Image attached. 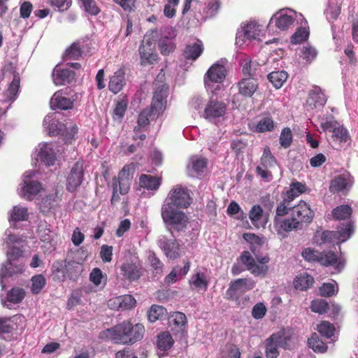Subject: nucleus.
Segmentation results:
<instances>
[{
	"mask_svg": "<svg viewBox=\"0 0 358 358\" xmlns=\"http://www.w3.org/2000/svg\"><path fill=\"white\" fill-rule=\"evenodd\" d=\"M161 215L169 230L183 231L188 222V217L183 211L172 208L169 204H162Z\"/></svg>",
	"mask_w": 358,
	"mask_h": 358,
	"instance_id": "nucleus-3",
	"label": "nucleus"
},
{
	"mask_svg": "<svg viewBox=\"0 0 358 358\" xmlns=\"http://www.w3.org/2000/svg\"><path fill=\"white\" fill-rule=\"evenodd\" d=\"M203 47L199 40L187 45L184 55L187 59L196 60L203 52Z\"/></svg>",
	"mask_w": 358,
	"mask_h": 358,
	"instance_id": "nucleus-38",
	"label": "nucleus"
},
{
	"mask_svg": "<svg viewBox=\"0 0 358 358\" xmlns=\"http://www.w3.org/2000/svg\"><path fill=\"white\" fill-rule=\"evenodd\" d=\"M287 78V73L285 71H273L268 75V80L276 89L280 88Z\"/></svg>",
	"mask_w": 358,
	"mask_h": 358,
	"instance_id": "nucleus-42",
	"label": "nucleus"
},
{
	"mask_svg": "<svg viewBox=\"0 0 358 358\" xmlns=\"http://www.w3.org/2000/svg\"><path fill=\"white\" fill-rule=\"evenodd\" d=\"M309 36V30L308 28L306 27H300L297 29L295 33L292 35L291 38V41L292 43L297 44L303 42L307 40Z\"/></svg>",
	"mask_w": 358,
	"mask_h": 358,
	"instance_id": "nucleus-60",
	"label": "nucleus"
},
{
	"mask_svg": "<svg viewBox=\"0 0 358 358\" xmlns=\"http://www.w3.org/2000/svg\"><path fill=\"white\" fill-rule=\"evenodd\" d=\"M126 85L125 71L124 69H119L110 77L108 89L113 94L120 92Z\"/></svg>",
	"mask_w": 358,
	"mask_h": 358,
	"instance_id": "nucleus-30",
	"label": "nucleus"
},
{
	"mask_svg": "<svg viewBox=\"0 0 358 358\" xmlns=\"http://www.w3.org/2000/svg\"><path fill=\"white\" fill-rule=\"evenodd\" d=\"M134 170L132 164L125 165L120 171L118 177L113 178L112 182H117V185H119L120 194H125L128 192Z\"/></svg>",
	"mask_w": 358,
	"mask_h": 358,
	"instance_id": "nucleus-20",
	"label": "nucleus"
},
{
	"mask_svg": "<svg viewBox=\"0 0 358 358\" xmlns=\"http://www.w3.org/2000/svg\"><path fill=\"white\" fill-rule=\"evenodd\" d=\"M4 76H12V81L4 95L6 101H13L15 100L20 89V78L17 73L14 71L12 65L6 66L3 69Z\"/></svg>",
	"mask_w": 358,
	"mask_h": 358,
	"instance_id": "nucleus-15",
	"label": "nucleus"
},
{
	"mask_svg": "<svg viewBox=\"0 0 358 358\" xmlns=\"http://www.w3.org/2000/svg\"><path fill=\"white\" fill-rule=\"evenodd\" d=\"M240 259L241 262L245 265L247 269L255 275H265L268 269L266 265L269 262L268 256L257 259V263L248 251H244Z\"/></svg>",
	"mask_w": 358,
	"mask_h": 358,
	"instance_id": "nucleus-11",
	"label": "nucleus"
},
{
	"mask_svg": "<svg viewBox=\"0 0 358 358\" xmlns=\"http://www.w3.org/2000/svg\"><path fill=\"white\" fill-rule=\"evenodd\" d=\"M326 101V96L320 87H314L309 94L306 103L313 109L323 106Z\"/></svg>",
	"mask_w": 358,
	"mask_h": 358,
	"instance_id": "nucleus-32",
	"label": "nucleus"
},
{
	"mask_svg": "<svg viewBox=\"0 0 358 358\" xmlns=\"http://www.w3.org/2000/svg\"><path fill=\"white\" fill-rule=\"evenodd\" d=\"M66 268V262H56L52 265L53 273L60 281H64L67 278Z\"/></svg>",
	"mask_w": 358,
	"mask_h": 358,
	"instance_id": "nucleus-57",
	"label": "nucleus"
},
{
	"mask_svg": "<svg viewBox=\"0 0 358 358\" xmlns=\"http://www.w3.org/2000/svg\"><path fill=\"white\" fill-rule=\"evenodd\" d=\"M273 228L278 234L285 236L288 232L293 230L301 229L302 227L299 222L295 220L293 216L289 215V217L282 218L275 217L273 222Z\"/></svg>",
	"mask_w": 358,
	"mask_h": 358,
	"instance_id": "nucleus-17",
	"label": "nucleus"
},
{
	"mask_svg": "<svg viewBox=\"0 0 358 358\" xmlns=\"http://www.w3.org/2000/svg\"><path fill=\"white\" fill-rule=\"evenodd\" d=\"M31 282V292L34 294H38L45 285L46 280L43 275H37L32 277Z\"/></svg>",
	"mask_w": 358,
	"mask_h": 358,
	"instance_id": "nucleus-61",
	"label": "nucleus"
},
{
	"mask_svg": "<svg viewBox=\"0 0 358 358\" xmlns=\"http://www.w3.org/2000/svg\"><path fill=\"white\" fill-rule=\"evenodd\" d=\"M67 278L76 280L83 270V264L77 260L66 261Z\"/></svg>",
	"mask_w": 358,
	"mask_h": 358,
	"instance_id": "nucleus-39",
	"label": "nucleus"
},
{
	"mask_svg": "<svg viewBox=\"0 0 358 358\" xmlns=\"http://www.w3.org/2000/svg\"><path fill=\"white\" fill-rule=\"evenodd\" d=\"M255 287L252 280L240 278L232 281L227 291V294L231 299H236L241 294L248 292Z\"/></svg>",
	"mask_w": 358,
	"mask_h": 358,
	"instance_id": "nucleus-19",
	"label": "nucleus"
},
{
	"mask_svg": "<svg viewBox=\"0 0 358 358\" xmlns=\"http://www.w3.org/2000/svg\"><path fill=\"white\" fill-rule=\"evenodd\" d=\"M338 285L335 281L330 283H324L320 288V293L323 296H331L337 294Z\"/></svg>",
	"mask_w": 358,
	"mask_h": 358,
	"instance_id": "nucleus-59",
	"label": "nucleus"
},
{
	"mask_svg": "<svg viewBox=\"0 0 358 358\" xmlns=\"http://www.w3.org/2000/svg\"><path fill=\"white\" fill-rule=\"evenodd\" d=\"M304 21L306 24L307 22L301 13H297L292 9L285 8L278 11L273 15L270 20V23H274L280 30H287L294 26L295 21Z\"/></svg>",
	"mask_w": 358,
	"mask_h": 358,
	"instance_id": "nucleus-5",
	"label": "nucleus"
},
{
	"mask_svg": "<svg viewBox=\"0 0 358 358\" xmlns=\"http://www.w3.org/2000/svg\"><path fill=\"white\" fill-rule=\"evenodd\" d=\"M238 92L245 97H251L258 89V82L253 78H246L241 80L238 83Z\"/></svg>",
	"mask_w": 358,
	"mask_h": 358,
	"instance_id": "nucleus-31",
	"label": "nucleus"
},
{
	"mask_svg": "<svg viewBox=\"0 0 358 358\" xmlns=\"http://www.w3.org/2000/svg\"><path fill=\"white\" fill-rule=\"evenodd\" d=\"M308 344L310 348L315 352L323 353L327 351V345L320 340L317 334H313L308 340Z\"/></svg>",
	"mask_w": 358,
	"mask_h": 358,
	"instance_id": "nucleus-47",
	"label": "nucleus"
},
{
	"mask_svg": "<svg viewBox=\"0 0 358 358\" xmlns=\"http://www.w3.org/2000/svg\"><path fill=\"white\" fill-rule=\"evenodd\" d=\"M75 78L73 71L69 69H63L56 66L53 69L52 79L56 85H64L70 83Z\"/></svg>",
	"mask_w": 358,
	"mask_h": 358,
	"instance_id": "nucleus-27",
	"label": "nucleus"
},
{
	"mask_svg": "<svg viewBox=\"0 0 358 358\" xmlns=\"http://www.w3.org/2000/svg\"><path fill=\"white\" fill-rule=\"evenodd\" d=\"M155 48V43L154 41L145 36L139 48L141 64L142 65L152 64L157 60V55L154 52Z\"/></svg>",
	"mask_w": 358,
	"mask_h": 358,
	"instance_id": "nucleus-16",
	"label": "nucleus"
},
{
	"mask_svg": "<svg viewBox=\"0 0 358 358\" xmlns=\"http://www.w3.org/2000/svg\"><path fill=\"white\" fill-rule=\"evenodd\" d=\"M207 166V160L201 157L193 156L187 165V173L191 177L202 174Z\"/></svg>",
	"mask_w": 358,
	"mask_h": 358,
	"instance_id": "nucleus-29",
	"label": "nucleus"
},
{
	"mask_svg": "<svg viewBox=\"0 0 358 358\" xmlns=\"http://www.w3.org/2000/svg\"><path fill=\"white\" fill-rule=\"evenodd\" d=\"M25 296V292L22 288L14 287L7 294V299L13 303H18L22 301Z\"/></svg>",
	"mask_w": 358,
	"mask_h": 358,
	"instance_id": "nucleus-54",
	"label": "nucleus"
},
{
	"mask_svg": "<svg viewBox=\"0 0 358 358\" xmlns=\"http://www.w3.org/2000/svg\"><path fill=\"white\" fill-rule=\"evenodd\" d=\"M306 190V185L302 182L294 181L290 184L289 189L286 192L285 196L288 198L289 200H293L303 193Z\"/></svg>",
	"mask_w": 358,
	"mask_h": 358,
	"instance_id": "nucleus-44",
	"label": "nucleus"
},
{
	"mask_svg": "<svg viewBox=\"0 0 358 358\" xmlns=\"http://www.w3.org/2000/svg\"><path fill=\"white\" fill-rule=\"evenodd\" d=\"M169 324L173 325L176 331L183 332L187 324L186 315L182 313L176 312L169 317Z\"/></svg>",
	"mask_w": 358,
	"mask_h": 358,
	"instance_id": "nucleus-41",
	"label": "nucleus"
},
{
	"mask_svg": "<svg viewBox=\"0 0 358 358\" xmlns=\"http://www.w3.org/2000/svg\"><path fill=\"white\" fill-rule=\"evenodd\" d=\"M158 245L167 257L176 259L178 257V244L175 240L162 236L159 238Z\"/></svg>",
	"mask_w": 358,
	"mask_h": 358,
	"instance_id": "nucleus-28",
	"label": "nucleus"
},
{
	"mask_svg": "<svg viewBox=\"0 0 358 358\" xmlns=\"http://www.w3.org/2000/svg\"><path fill=\"white\" fill-rule=\"evenodd\" d=\"M29 217L28 209L26 207L15 206L9 213L10 223L27 220Z\"/></svg>",
	"mask_w": 358,
	"mask_h": 358,
	"instance_id": "nucleus-40",
	"label": "nucleus"
},
{
	"mask_svg": "<svg viewBox=\"0 0 358 358\" xmlns=\"http://www.w3.org/2000/svg\"><path fill=\"white\" fill-rule=\"evenodd\" d=\"M226 111V106L224 103L210 100L206 105L204 112L203 117L210 122H216V120L223 117Z\"/></svg>",
	"mask_w": 358,
	"mask_h": 358,
	"instance_id": "nucleus-22",
	"label": "nucleus"
},
{
	"mask_svg": "<svg viewBox=\"0 0 358 358\" xmlns=\"http://www.w3.org/2000/svg\"><path fill=\"white\" fill-rule=\"evenodd\" d=\"M276 164L275 157L271 152L268 147H266L264 150L263 155L261 158V165L267 169L274 166Z\"/></svg>",
	"mask_w": 358,
	"mask_h": 358,
	"instance_id": "nucleus-58",
	"label": "nucleus"
},
{
	"mask_svg": "<svg viewBox=\"0 0 358 358\" xmlns=\"http://www.w3.org/2000/svg\"><path fill=\"white\" fill-rule=\"evenodd\" d=\"M353 182V178L350 173L344 172L331 181L329 190L332 193H336L348 189L352 185Z\"/></svg>",
	"mask_w": 358,
	"mask_h": 358,
	"instance_id": "nucleus-24",
	"label": "nucleus"
},
{
	"mask_svg": "<svg viewBox=\"0 0 358 358\" xmlns=\"http://www.w3.org/2000/svg\"><path fill=\"white\" fill-rule=\"evenodd\" d=\"M139 185L144 189L156 191L161 185V180L157 176L142 174L139 178Z\"/></svg>",
	"mask_w": 358,
	"mask_h": 358,
	"instance_id": "nucleus-35",
	"label": "nucleus"
},
{
	"mask_svg": "<svg viewBox=\"0 0 358 358\" xmlns=\"http://www.w3.org/2000/svg\"><path fill=\"white\" fill-rule=\"evenodd\" d=\"M261 31L259 26L255 22L246 24L241 28V31H238L236 38V43L241 45L247 40L255 39Z\"/></svg>",
	"mask_w": 358,
	"mask_h": 358,
	"instance_id": "nucleus-23",
	"label": "nucleus"
},
{
	"mask_svg": "<svg viewBox=\"0 0 358 358\" xmlns=\"http://www.w3.org/2000/svg\"><path fill=\"white\" fill-rule=\"evenodd\" d=\"M290 215L293 216L303 228L304 224H308L312 222L314 217V212L310 208L309 204L303 201H300L298 204L293 205Z\"/></svg>",
	"mask_w": 358,
	"mask_h": 358,
	"instance_id": "nucleus-14",
	"label": "nucleus"
},
{
	"mask_svg": "<svg viewBox=\"0 0 358 358\" xmlns=\"http://www.w3.org/2000/svg\"><path fill=\"white\" fill-rule=\"evenodd\" d=\"M301 255L303 259L307 262H316L326 266L334 265L338 262V258L333 252H320L314 249L308 248L303 250Z\"/></svg>",
	"mask_w": 358,
	"mask_h": 358,
	"instance_id": "nucleus-12",
	"label": "nucleus"
},
{
	"mask_svg": "<svg viewBox=\"0 0 358 358\" xmlns=\"http://www.w3.org/2000/svg\"><path fill=\"white\" fill-rule=\"evenodd\" d=\"M243 238L250 244V248L253 252L257 250L264 243L262 238L252 233L244 234Z\"/></svg>",
	"mask_w": 358,
	"mask_h": 358,
	"instance_id": "nucleus-52",
	"label": "nucleus"
},
{
	"mask_svg": "<svg viewBox=\"0 0 358 358\" xmlns=\"http://www.w3.org/2000/svg\"><path fill=\"white\" fill-rule=\"evenodd\" d=\"M129 322L124 321L115 327L101 332V337L117 344H129Z\"/></svg>",
	"mask_w": 358,
	"mask_h": 358,
	"instance_id": "nucleus-6",
	"label": "nucleus"
},
{
	"mask_svg": "<svg viewBox=\"0 0 358 358\" xmlns=\"http://www.w3.org/2000/svg\"><path fill=\"white\" fill-rule=\"evenodd\" d=\"M288 338L282 331L272 334L266 343V356L267 358H277L279 348L286 349L288 347Z\"/></svg>",
	"mask_w": 358,
	"mask_h": 358,
	"instance_id": "nucleus-13",
	"label": "nucleus"
},
{
	"mask_svg": "<svg viewBox=\"0 0 358 358\" xmlns=\"http://www.w3.org/2000/svg\"><path fill=\"white\" fill-rule=\"evenodd\" d=\"M239 348L234 345H228L222 352L221 358H240Z\"/></svg>",
	"mask_w": 358,
	"mask_h": 358,
	"instance_id": "nucleus-64",
	"label": "nucleus"
},
{
	"mask_svg": "<svg viewBox=\"0 0 358 358\" xmlns=\"http://www.w3.org/2000/svg\"><path fill=\"white\" fill-rule=\"evenodd\" d=\"M274 127V123L271 118L270 117H263L262 118L256 126V131L257 132H265L270 131Z\"/></svg>",
	"mask_w": 358,
	"mask_h": 358,
	"instance_id": "nucleus-62",
	"label": "nucleus"
},
{
	"mask_svg": "<svg viewBox=\"0 0 358 358\" xmlns=\"http://www.w3.org/2000/svg\"><path fill=\"white\" fill-rule=\"evenodd\" d=\"M191 202L188 189L181 185H177L169 192L163 204H169L176 208H186Z\"/></svg>",
	"mask_w": 358,
	"mask_h": 358,
	"instance_id": "nucleus-7",
	"label": "nucleus"
},
{
	"mask_svg": "<svg viewBox=\"0 0 358 358\" xmlns=\"http://www.w3.org/2000/svg\"><path fill=\"white\" fill-rule=\"evenodd\" d=\"M88 52H90V50L87 44L85 43L84 41H76L66 49L64 55V59L65 60L78 59Z\"/></svg>",
	"mask_w": 358,
	"mask_h": 358,
	"instance_id": "nucleus-26",
	"label": "nucleus"
},
{
	"mask_svg": "<svg viewBox=\"0 0 358 358\" xmlns=\"http://www.w3.org/2000/svg\"><path fill=\"white\" fill-rule=\"evenodd\" d=\"M241 65L243 66V73L245 76H250L252 78L255 73L257 70V66L258 64L255 62H252L249 58H245L242 59L240 62Z\"/></svg>",
	"mask_w": 358,
	"mask_h": 358,
	"instance_id": "nucleus-55",
	"label": "nucleus"
},
{
	"mask_svg": "<svg viewBox=\"0 0 358 358\" xmlns=\"http://www.w3.org/2000/svg\"><path fill=\"white\" fill-rule=\"evenodd\" d=\"M120 271L123 277L130 281L138 280L142 274L141 265L137 261H126L120 266Z\"/></svg>",
	"mask_w": 358,
	"mask_h": 358,
	"instance_id": "nucleus-25",
	"label": "nucleus"
},
{
	"mask_svg": "<svg viewBox=\"0 0 358 358\" xmlns=\"http://www.w3.org/2000/svg\"><path fill=\"white\" fill-rule=\"evenodd\" d=\"M52 110H68L73 107V102L70 99L64 96L60 91L55 92L50 101Z\"/></svg>",
	"mask_w": 358,
	"mask_h": 358,
	"instance_id": "nucleus-33",
	"label": "nucleus"
},
{
	"mask_svg": "<svg viewBox=\"0 0 358 358\" xmlns=\"http://www.w3.org/2000/svg\"><path fill=\"white\" fill-rule=\"evenodd\" d=\"M226 68L218 63L212 65L204 77L205 87L208 91L215 94L220 90L222 83L226 77Z\"/></svg>",
	"mask_w": 358,
	"mask_h": 358,
	"instance_id": "nucleus-4",
	"label": "nucleus"
},
{
	"mask_svg": "<svg viewBox=\"0 0 358 358\" xmlns=\"http://www.w3.org/2000/svg\"><path fill=\"white\" fill-rule=\"evenodd\" d=\"M158 45L161 53L163 55L169 54L170 52H173L175 48V45L172 40L167 37L160 39Z\"/></svg>",
	"mask_w": 358,
	"mask_h": 358,
	"instance_id": "nucleus-63",
	"label": "nucleus"
},
{
	"mask_svg": "<svg viewBox=\"0 0 358 358\" xmlns=\"http://www.w3.org/2000/svg\"><path fill=\"white\" fill-rule=\"evenodd\" d=\"M314 279L309 274L304 273L294 279V287L300 290H306L313 284Z\"/></svg>",
	"mask_w": 358,
	"mask_h": 358,
	"instance_id": "nucleus-43",
	"label": "nucleus"
},
{
	"mask_svg": "<svg viewBox=\"0 0 358 358\" xmlns=\"http://www.w3.org/2000/svg\"><path fill=\"white\" fill-rule=\"evenodd\" d=\"M83 178V165L76 162L72 167L66 179V189L70 192H75L82 183Z\"/></svg>",
	"mask_w": 358,
	"mask_h": 358,
	"instance_id": "nucleus-21",
	"label": "nucleus"
},
{
	"mask_svg": "<svg viewBox=\"0 0 358 358\" xmlns=\"http://www.w3.org/2000/svg\"><path fill=\"white\" fill-rule=\"evenodd\" d=\"M249 217L252 224L257 228L264 227L266 224V220L263 215V210L259 205H255L252 208Z\"/></svg>",
	"mask_w": 358,
	"mask_h": 358,
	"instance_id": "nucleus-36",
	"label": "nucleus"
},
{
	"mask_svg": "<svg viewBox=\"0 0 358 358\" xmlns=\"http://www.w3.org/2000/svg\"><path fill=\"white\" fill-rule=\"evenodd\" d=\"M115 303L120 309L127 310L135 306L136 299L131 295L126 294L117 298Z\"/></svg>",
	"mask_w": 358,
	"mask_h": 358,
	"instance_id": "nucleus-50",
	"label": "nucleus"
},
{
	"mask_svg": "<svg viewBox=\"0 0 358 358\" xmlns=\"http://www.w3.org/2000/svg\"><path fill=\"white\" fill-rule=\"evenodd\" d=\"M43 126L44 129L48 131L49 135L57 136L61 134L63 136H68L69 139L72 138L78 131V127L73 126L69 134L66 126L59 122L53 114H49L45 117Z\"/></svg>",
	"mask_w": 358,
	"mask_h": 358,
	"instance_id": "nucleus-10",
	"label": "nucleus"
},
{
	"mask_svg": "<svg viewBox=\"0 0 358 358\" xmlns=\"http://www.w3.org/2000/svg\"><path fill=\"white\" fill-rule=\"evenodd\" d=\"M173 344L172 336L168 331L160 334L157 337V347L160 350H167Z\"/></svg>",
	"mask_w": 358,
	"mask_h": 358,
	"instance_id": "nucleus-48",
	"label": "nucleus"
},
{
	"mask_svg": "<svg viewBox=\"0 0 358 358\" xmlns=\"http://www.w3.org/2000/svg\"><path fill=\"white\" fill-rule=\"evenodd\" d=\"M189 262H187L182 268L174 267L171 273L165 278L164 282L171 285L184 277L189 271Z\"/></svg>",
	"mask_w": 358,
	"mask_h": 358,
	"instance_id": "nucleus-34",
	"label": "nucleus"
},
{
	"mask_svg": "<svg viewBox=\"0 0 358 358\" xmlns=\"http://www.w3.org/2000/svg\"><path fill=\"white\" fill-rule=\"evenodd\" d=\"M352 208L348 205H341L332 210V215L335 220H342L349 219L352 215Z\"/></svg>",
	"mask_w": 358,
	"mask_h": 358,
	"instance_id": "nucleus-46",
	"label": "nucleus"
},
{
	"mask_svg": "<svg viewBox=\"0 0 358 358\" xmlns=\"http://www.w3.org/2000/svg\"><path fill=\"white\" fill-rule=\"evenodd\" d=\"M13 228L6 230L3 243L8 248L7 262L0 269V285L2 289L6 287L5 278L12 277L15 274L22 273L24 270L25 262L21 258L22 251L20 246L24 241L23 236L16 235Z\"/></svg>",
	"mask_w": 358,
	"mask_h": 358,
	"instance_id": "nucleus-1",
	"label": "nucleus"
},
{
	"mask_svg": "<svg viewBox=\"0 0 358 358\" xmlns=\"http://www.w3.org/2000/svg\"><path fill=\"white\" fill-rule=\"evenodd\" d=\"M292 201L289 200L288 198L283 196V200L278 205L276 208V215L275 217H281L287 214L291 213L292 208L293 205Z\"/></svg>",
	"mask_w": 358,
	"mask_h": 358,
	"instance_id": "nucleus-53",
	"label": "nucleus"
},
{
	"mask_svg": "<svg viewBox=\"0 0 358 358\" xmlns=\"http://www.w3.org/2000/svg\"><path fill=\"white\" fill-rule=\"evenodd\" d=\"M352 232V222L348 221L346 223L341 224L336 231H325L320 234V237L322 241L320 244L327 242L332 243L334 242L333 239L337 240V242L339 243L345 242L351 236Z\"/></svg>",
	"mask_w": 358,
	"mask_h": 358,
	"instance_id": "nucleus-8",
	"label": "nucleus"
},
{
	"mask_svg": "<svg viewBox=\"0 0 358 358\" xmlns=\"http://www.w3.org/2000/svg\"><path fill=\"white\" fill-rule=\"evenodd\" d=\"M127 108V101L122 99L117 101L115 106L113 109V117L115 120L121 121L123 118L125 111Z\"/></svg>",
	"mask_w": 358,
	"mask_h": 358,
	"instance_id": "nucleus-56",
	"label": "nucleus"
},
{
	"mask_svg": "<svg viewBox=\"0 0 358 358\" xmlns=\"http://www.w3.org/2000/svg\"><path fill=\"white\" fill-rule=\"evenodd\" d=\"M145 329L144 326L141 324H136L134 326L129 322V332L127 333L129 334V338H130L129 344H133L135 342L140 341L144 335Z\"/></svg>",
	"mask_w": 358,
	"mask_h": 358,
	"instance_id": "nucleus-45",
	"label": "nucleus"
},
{
	"mask_svg": "<svg viewBox=\"0 0 358 358\" xmlns=\"http://www.w3.org/2000/svg\"><path fill=\"white\" fill-rule=\"evenodd\" d=\"M155 91L154 92L151 107L144 109L138 115V126L145 128L149 124L150 120L157 118L164 110L166 104L169 86L166 84L154 83Z\"/></svg>",
	"mask_w": 358,
	"mask_h": 358,
	"instance_id": "nucleus-2",
	"label": "nucleus"
},
{
	"mask_svg": "<svg viewBox=\"0 0 358 358\" xmlns=\"http://www.w3.org/2000/svg\"><path fill=\"white\" fill-rule=\"evenodd\" d=\"M36 172L32 170L26 171L23 175L20 185V195L27 200H32L42 189L40 182L32 179Z\"/></svg>",
	"mask_w": 358,
	"mask_h": 358,
	"instance_id": "nucleus-9",
	"label": "nucleus"
},
{
	"mask_svg": "<svg viewBox=\"0 0 358 358\" xmlns=\"http://www.w3.org/2000/svg\"><path fill=\"white\" fill-rule=\"evenodd\" d=\"M166 313V308L161 306L153 305L148 311V319L150 322H155L161 319Z\"/></svg>",
	"mask_w": 358,
	"mask_h": 358,
	"instance_id": "nucleus-51",
	"label": "nucleus"
},
{
	"mask_svg": "<svg viewBox=\"0 0 358 358\" xmlns=\"http://www.w3.org/2000/svg\"><path fill=\"white\" fill-rule=\"evenodd\" d=\"M318 331L327 338L331 339L332 341H334V326L329 322L323 321L317 326Z\"/></svg>",
	"mask_w": 358,
	"mask_h": 358,
	"instance_id": "nucleus-49",
	"label": "nucleus"
},
{
	"mask_svg": "<svg viewBox=\"0 0 358 358\" xmlns=\"http://www.w3.org/2000/svg\"><path fill=\"white\" fill-rule=\"evenodd\" d=\"M38 147L36 159L48 166L54 165L57 154L55 144L45 143L39 144Z\"/></svg>",
	"mask_w": 358,
	"mask_h": 358,
	"instance_id": "nucleus-18",
	"label": "nucleus"
},
{
	"mask_svg": "<svg viewBox=\"0 0 358 358\" xmlns=\"http://www.w3.org/2000/svg\"><path fill=\"white\" fill-rule=\"evenodd\" d=\"M330 141L333 146L341 145L342 143L347 142L348 139V132L343 126H337L331 131Z\"/></svg>",
	"mask_w": 358,
	"mask_h": 358,
	"instance_id": "nucleus-37",
	"label": "nucleus"
}]
</instances>
